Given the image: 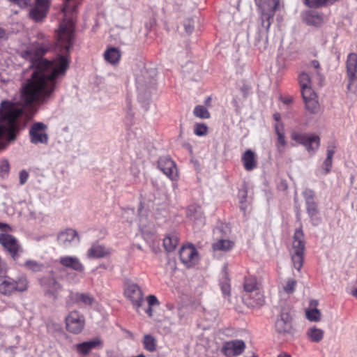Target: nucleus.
<instances>
[{"label":"nucleus","mask_w":357,"mask_h":357,"mask_svg":"<svg viewBox=\"0 0 357 357\" xmlns=\"http://www.w3.org/2000/svg\"><path fill=\"white\" fill-rule=\"evenodd\" d=\"M267 6L271 14L263 13L261 16V26L266 29H268L271 24V19L273 17L275 11H276L279 6V0H267Z\"/></svg>","instance_id":"20"},{"label":"nucleus","mask_w":357,"mask_h":357,"mask_svg":"<svg viewBox=\"0 0 357 357\" xmlns=\"http://www.w3.org/2000/svg\"><path fill=\"white\" fill-rule=\"evenodd\" d=\"M335 153V146H333V145L328 146L327 148V156L326 157L333 158Z\"/></svg>","instance_id":"54"},{"label":"nucleus","mask_w":357,"mask_h":357,"mask_svg":"<svg viewBox=\"0 0 357 357\" xmlns=\"http://www.w3.org/2000/svg\"><path fill=\"white\" fill-rule=\"evenodd\" d=\"M245 349V344L241 340H234L224 343L222 352L227 357L238 356Z\"/></svg>","instance_id":"14"},{"label":"nucleus","mask_w":357,"mask_h":357,"mask_svg":"<svg viewBox=\"0 0 357 357\" xmlns=\"http://www.w3.org/2000/svg\"><path fill=\"white\" fill-rule=\"evenodd\" d=\"M158 168L170 179L177 177V169L175 162L167 156L160 158L158 161Z\"/></svg>","instance_id":"15"},{"label":"nucleus","mask_w":357,"mask_h":357,"mask_svg":"<svg viewBox=\"0 0 357 357\" xmlns=\"http://www.w3.org/2000/svg\"><path fill=\"white\" fill-rule=\"evenodd\" d=\"M8 227V226L6 224H3V223L0 222V229L6 230V228Z\"/></svg>","instance_id":"61"},{"label":"nucleus","mask_w":357,"mask_h":357,"mask_svg":"<svg viewBox=\"0 0 357 357\" xmlns=\"http://www.w3.org/2000/svg\"><path fill=\"white\" fill-rule=\"evenodd\" d=\"M292 140L305 146L310 155H313L320 146V138L315 134L303 133L293 131L291 133Z\"/></svg>","instance_id":"5"},{"label":"nucleus","mask_w":357,"mask_h":357,"mask_svg":"<svg viewBox=\"0 0 357 357\" xmlns=\"http://www.w3.org/2000/svg\"><path fill=\"white\" fill-rule=\"evenodd\" d=\"M276 331L285 336H292L294 328L291 324V317L289 310L284 308L281 310L275 324Z\"/></svg>","instance_id":"8"},{"label":"nucleus","mask_w":357,"mask_h":357,"mask_svg":"<svg viewBox=\"0 0 357 357\" xmlns=\"http://www.w3.org/2000/svg\"><path fill=\"white\" fill-rule=\"evenodd\" d=\"M208 128L204 123L196 124L195 126L194 132L197 136H204L207 134Z\"/></svg>","instance_id":"42"},{"label":"nucleus","mask_w":357,"mask_h":357,"mask_svg":"<svg viewBox=\"0 0 357 357\" xmlns=\"http://www.w3.org/2000/svg\"><path fill=\"white\" fill-rule=\"evenodd\" d=\"M267 31H261L257 33L255 36L254 45L256 46L259 51H263L266 50L268 45V34Z\"/></svg>","instance_id":"28"},{"label":"nucleus","mask_w":357,"mask_h":357,"mask_svg":"<svg viewBox=\"0 0 357 357\" xmlns=\"http://www.w3.org/2000/svg\"><path fill=\"white\" fill-rule=\"evenodd\" d=\"M40 284L45 294L53 300L57 299L62 291V285L56 280L53 272L40 279Z\"/></svg>","instance_id":"6"},{"label":"nucleus","mask_w":357,"mask_h":357,"mask_svg":"<svg viewBox=\"0 0 357 357\" xmlns=\"http://www.w3.org/2000/svg\"><path fill=\"white\" fill-rule=\"evenodd\" d=\"M305 104L306 109L310 112L312 114H316L319 110V102L317 98L308 99L304 101Z\"/></svg>","instance_id":"38"},{"label":"nucleus","mask_w":357,"mask_h":357,"mask_svg":"<svg viewBox=\"0 0 357 357\" xmlns=\"http://www.w3.org/2000/svg\"><path fill=\"white\" fill-rule=\"evenodd\" d=\"M47 126L43 122H36L29 128L31 143L33 144H47L49 135L47 133Z\"/></svg>","instance_id":"7"},{"label":"nucleus","mask_w":357,"mask_h":357,"mask_svg":"<svg viewBox=\"0 0 357 357\" xmlns=\"http://www.w3.org/2000/svg\"><path fill=\"white\" fill-rule=\"evenodd\" d=\"M77 237V233L73 229H67L58 234L57 241L61 246L68 248Z\"/></svg>","instance_id":"21"},{"label":"nucleus","mask_w":357,"mask_h":357,"mask_svg":"<svg viewBox=\"0 0 357 357\" xmlns=\"http://www.w3.org/2000/svg\"><path fill=\"white\" fill-rule=\"evenodd\" d=\"M59 261L61 266L77 272L81 273L84 270V266L77 257L62 256L59 258Z\"/></svg>","instance_id":"18"},{"label":"nucleus","mask_w":357,"mask_h":357,"mask_svg":"<svg viewBox=\"0 0 357 357\" xmlns=\"http://www.w3.org/2000/svg\"><path fill=\"white\" fill-rule=\"evenodd\" d=\"M184 28L188 33H191L194 30V21L192 19H188L184 22Z\"/></svg>","instance_id":"48"},{"label":"nucleus","mask_w":357,"mask_h":357,"mask_svg":"<svg viewBox=\"0 0 357 357\" xmlns=\"http://www.w3.org/2000/svg\"><path fill=\"white\" fill-rule=\"evenodd\" d=\"M305 4L310 8L333 5L338 0H305Z\"/></svg>","instance_id":"35"},{"label":"nucleus","mask_w":357,"mask_h":357,"mask_svg":"<svg viewBox=\"0 0 357 357\" xmlns=\"http://www.w3.org/2000/svg\"><path fill=\"white\" fill-rule=\"evenodd\" d=\"M29 287V282L26 276H20L17 280L3 275L0 273V293L10 295L14 291H24Z\"/></svg>","instance_id":"4"},{"label":"nucleus","mask_w":357,"mask_h":357,"mask_svg":"<svg viewBox=\"0 0 357 357\" xmlns=\"http://www.w3.org/2000/svg\"><path fill=\"white\" fill-rule=\"evenodd\" d=\"M243 167L247 171H252L257 167L255 153L250 149L246 150L241 158Z\"/></svg>","instance_id":"24"},{"label":"nucleus","mask_w":357,"mask_h":357,"mask_svg":"<svg viewBox=\"0 0 357 357\" xmlns=\"http://www.w3.org/2000/svg\"><path fill=\"white\" fill-rule=\"evenodd\" d=\"M347 70L349 80L347 87L349 89H351V85L357 79V54L351 53L348 55L347 60Z\"/></svg>","instance_id":"17"},{"label":"nucleus","mask_w":357,"mask_h":357,"mask_svg":"<svg viewBox=\"0 0 357 357\" xmlns=\"http://www.w3.org/2000/svg\"><path fill=\"white\" fill-rule=\"evenodd\" d=\"M51 0H36V6L37 7L49 10Z\"/></svg>","instance_id":"46"},{"label":"nucleus","mask_w":357,"mask_h":357,"mask_svg":"<svg viewBox=\"0 0 357 357\" xmlns=\"http://www.w3.org/2000/svg\"><path fill=\"white\" fill-rule=\"evenodd\" d=\"M85 319L82 314L77 311H72L66 318V325L68 331L72 333H79L84 327Z\"/></svg>","instance_id":"11"},{"label":"nucleus","mask_w":357,"mask_h":357,"mask_svg":"<svg viewBox=\"0 0 357 357\" xmlns=\"http://www.w3.org/2000/svg\"><path fill=\"white\" fill-rule=\"evenodd\" d=\"M187 215L195 221H199L200 224H204L203 213L201 207L197 204L190 205L187 208Z\"/></svg>","instance_id":"25"},{"label":"nucleus","mask_w":357,"mask_h":357,"mask_svg":"<svg viewBox=\"0 0 357 357\" xmlns=\"http://www.w3.org/2000/svg\"><path fill=\"white\" fill-rule=\"evenodd\" d=\"M194 114L201 119H208L210 113L208 109L203 105H197L194 109Z\"/></svg>","instance_id":"40"},{"label":"nucleus","mask_w":357,"mask_h":357,"mask_svg":"<svg viewBox=\"0 0 357 357\" xmlns=\"http://www.w3.org/2000/svg\"><path fill=\"white\" fill-rule=\"evenodd\" d=\"M307 67L311 70V73L314 74V79L318 81L319 84H321L324 77L320 73V64L319 61L313 60L307 65Z\"/></svg>","instance_id":"33"},{"label":"nucleus","mask_w":357,"mask_h":357,"mask_svg":"<svg viewBox=\"0 0 357 357\" xmlns=\"http://www.w3.org/2000/svg\"><path fill=\"white\" fill-rule=\"evenodd\" d=\"M0 243L7 250L15 260L18 257V252L21 251V247L17 239L10 234H0Z\"/></svg>","instance_id":"13"},{"label":"nucleus","mask_w":357,"mask_h":357,"mask_svg":"<svg viewBox=\"0 0 357 357\" xmlns=\"http://www.w3.org/2000/svg\"><path fill=\"white\" fill-rule=\"evenodd\" d=\"M278 136V143L280 144L281 146H284L286 145V140L284 137V133H279L277 135Z\"/></svg>","instance_id":"53"},{"label":"nucleus","mask_w":357,"mask_h":357,"mask_svg":"<svg viewBox=\"0 0 357 357\" xmlns=\"http://www.w3.org/2000/svg\"><path fill=\"white\" fill-rule=\"evenodd\" d=\"M124 294L138 311L144 302V294L141 288L135 283L128 282L125 286Z\"/></svg>","instance_id":"9"},{"label":"nucleus","mask_w":357,"mask_h":357,"mask_svg":"<svg viewBox=\"0 0 357 357\" xmlns=\"http://www.w3.org/2000/svg\"><path fill=\"white\" fill-rule=\"evenodd\" d=\"M244 289L246 292L250 294V297L254 296L255 304L261 305L264 303V297L257 288V281L255 278L252 277L245 278Z\"/></svg>","instance_id":"16"},{"label":"nucleus","mask_w":357,"mask_h":357,"mask_svg":"<svg viewBox=\"0 0 357 357\" xmlns=\"http://www.w3.org/2000/svg\"><path fill=\"white\" fill-rule=\"evenodd\" d=\"M104 57L107 62L116 64L119 61L121 57L120 52L117 48L111 47L105 52Z\"/></svg>","instance_id":"30"},{"label":"nucleus","mask_w":357,"mask_h":357,"mask_svg":"<svg viewBox=\"0 0 357 357\" xmlns=\"http://www.w3.org/2000/svg\"><path fill=\"white\" fill-rule=\"evenodd\" d=\"M136 247H137V249H139V250H141V249H142V247H141V245H136Z\"/></svg>","instance_id":"64"},{"label":"nucleus","mask_w":357,"mask_h":357,"mask_svg":"<svg viewBox=\"0 0 357 357\" xmlns=\"http://www.w3.org/2000/svg\"><path fill=\"white\" fill-rule=\"evenodd\" d=\"M274 127H275V132L277 135H278L279 133L284 132L283 124L282 123H277Z\"/></svg>","instance_id":"56"},{"label":"nucleus","mask_w":357,"mask_h":357,"mask_svg":"<svg viewBox=\"0 0 357 357\" xmlns=\"http://www.w3.org/2000/svg\"><path fill=\"white\" fill-rule=\"evenodd\" d=\"M307 335L312 342H319L324 337V331L317 327H312L308 328Z\"/></svg>","instance_id":"31"},{"label":"nucleus","mask_w":357,"mask_h":357,"mask_svg":"<svg viewBox=\"0 0 357 357\" xmlns=\"http://www.w3.org/2000/svg\"><path fill=\"white\" fill-rule=\"evenodd\" d=\"M22 107L9 101L0 105V150L4 149L8 142L15 139L16 120L22 114Z\"/></svg>","instance_id":"2"},{"label":"nucleus","mask_w":357,"mask_h":357,"mask_svg":"<svg viewBox=\"0 0 357 357\" xmlns=\"http://www.w3.org/2000/svg\"><path fill=\"white\" fill-rule=\"evenodd\" d=\"M280 114L278 112L275 113L273 114V119L275 121H277V123H280Z\"/></svg>","instance_id":"58"},{"label":"nucleus","mask_w":357,"mask_h":357,"mask_svg":"<svg viewBox=\"0 0 357 357\" xmlns=\"http://www.w3.org/2000/svg\"><path fill=\"white\" fill-rule=\"evenodd\" d=\"M333 164V158H330L326 157L324 163H323V169L324 170V174H327L331 172Z\"/></svg>","instance_id":"47"},{"label":"nucleus","mask_w":357,"mask_h":357,"mask_svg":"<svg viewBox=\"0 0 357 357\" xmlns=\"http://www.w3.org/2000/svg\"><path fill=\"white\" fill-rule=\"evenodd\" d=\"M70 299L78 304L91 305L94 301L93 297L83 293H70Z\"/></svg>","instance_id":"27"},{"label":"nucleus","mask_w":357,"mask_h":357,"mask_svg":"<svg viewBox=\"0 0 357 357\" xmlns=\"http://www.w3.org/2000/svg\"><path fill=\"white\" fill-rule=\"evenodd\" d=\"M233 245V242L229 240L221 239L213 245V248L214 250L228 251Z\"/></svg>","instance_id":"36"},{"label":"nucleus","mask_w":357,"mask_h":357,"mask_svg":"<svg viewBox=\"0 0 357 357\" xmlns=\"http://www.w3.org/2000/svg\"><path fill=\"white\" fill-rule=\"evenodd\" d=\"M298 81L301 88L312 86V78L310 75L306 72H302L299 75Z\"/></svg>","instance_id":"39"},{"label":"nucleus","mask_w":357,"mask_h":357,"mask_svg":"<svg viewBox=\"0 0 357 357\" xmlns=\"http://www.w3.org/2000/svg\"><path fill=\"white\" fill-rule=\"evenodd\" d=\"M178 242L177 235L176 234H169L164 238L163 245L167 252H172L176 248Z\"/></svg>","instance_id":"29"},{"label":"nucleus","mask_w":357,"mask_h":357,"mask_svg":"<svg viewBox=\"0 0 357 357\" xmlns=\"http://www.w3.org/2000/svg\"><path fill=\"white\" fill-rule=\"evenodd\" d=\"M147 302L149 306L159 305L160 303L154 295H149L147 297Z\"/></svg>","instance_id":"52"},{"label":"nucleus","mask_w":357,"mask_h":357,"mask_svg":"<svg viewBox=\"0 0 357 357\" xmlns=\"http://www.w3.org/2000/svg\"><path fill=\"white\" fill-rule=\"evenodd\" d=\"M318 303L317 301H311L310 307L306 310V317L311 321H319L321 320V312L316 307Z\"/></svg>","instance_id":"26"},{"label":"nucleus","mask_w":357,"mask_h":357,"mask_svg":"<svg viewBox=\"0 0 357 357\" xmlns=\"http://www.w3.org/2000/svg\"><path fill=\"white\" fill-rule=\"evenodd\" d=\"M296 286V281L294 279H289L284 287V290L288 294H292L295 290Z\"/></svg>","instance_id":"43"},{"label":"nucleus","mask_w":357,"mask_h":357,"mask_svg":"<svg viewBox=\"0 0 357 357\" xmlns=\"http://www.w3.org/2000/svg\"><path fill=\"white\" fill-rule=\"evenodd\" d=\"M10 2L14 3L19 7L24 8L27 7L30 4L31 0H8Z\"/></svg>","instance_id":"50"},{"label":"nucleus","mask_w":357,"mask_h":357,"mask_svg":"<svg viewBox=\"0 0 357 357\" xmlns=\"http://www.w3.org/2000/svg\"><path fill=\"white\" fill-rule=\"evenodd\" d=\"M179 257L181 262L187 267H191L198 261V253L192 245L182 246Z\"/></svg>","instance_id":"12"},{"label":"nucleus","mask_w":357,"mask_h":357,"mask_svg":"<svg viewBox=\"0 0 357 357\" xmlns=\"http://www.w3.org/2000/svg\"><path fill=\"white\" fill-rule=\"evenodd\" d=\"M221 290L225 296H229L230 294V284L229 280L227 277H225L220 282Z\"/></svg>","instance_id":"45"},{"label":"nucleus","mask_w":357,"mask_h":357,"mask_svg":"<svg viewBox=\"0 0 357 357\" xmlns=\"http://www.w3.org/2000/svg\"><path fill=\"white\" fill-rule=\"evenodd\" d=\"M49 10L34 6L29 12V17L36 22L42 21L46 16Z\"/></svg>","instance_id":"32"},{"label":"nucleus","mask_w":357,"mask_h":357,"mask_svg":"<svg viewBox=\"0 0 357 357\" xmlns=\"http://www.w3.org/2000/svg\"><path fill=\"white\" fill-rule=\"evenodd\" d=\"M6 37V31L0 27V39L4 38Z\"/></svg>","instance_id":"59"},{"label":"nucleus","mask_w":357,"mask_h":357,"mask_svg":"<svg viewBox=\"0 0 357 357\" xmlns=\"http://www.w3.org/2000/svg\"><path fill=\"white\" fill-rule=\"evenodd\" d=\"M155 79L153 78H152L149 81V86L148 87L149 93H151L152 92L155 91ZM148 96H150V94H148Z\"/></svg>","instance_id":"55"},{"label":"nucleus","mask_w":357,"mask_h":357,"mask_svg":"<svg viewBox=\"0 0 357 357\" xmlns=\"http://www.w3.org/2000/svg\"><path fill=\"white\" fill-rule=\"evenodd\" d=\"M278 357H291V356L287 353H281L278 356Z\"/></svg>","instance_id":"60"},{"label":"nucleus","mask_w":357,"mask_h":357,"mask_svg":"<svg viewBox=\"0 0 357 357\" xmlns=\"http://www.w3.org/2000/svg\"><path fill=\"white\" fill-rule=\"evenodd\" d=\"M144 348L150 352H153L156 349L157 341L151 335H145L142 341Z\"/></svg>","instance_id":"34"},{"label":"nucleus","mask_w":357,"mask_h":357,"mask_svg":"<svg viewBox=\"0 0 357 357\" xmlns=\"http://www.w3.org/2000/svg\"><path fill=\"white\" fill-rule=\"evenodd\" d=\"M24 266L26 269L31 271L33 272L42 271L45 268L43 264L31 259L26 261L24 262Z\"/></svg>","instance_id":"37"},{"label":"nucleus","mask_w":357,"mask_h":357,"mask_svg":"<svg viewBox=\"0 0 357 357\" xmlns=\"http://www.w3.org/2000/svg\"><path fill=\"white\" fill-rule=\"evenodd\" d=\"M305 248V243L303 231L301 229H298L295 231L293 236L291 252L294 266L298 271L301 270L303 264Z\"/></svg>","instance_id":"3"},{"label":"nucleus","mask_w":357,"mask_h":357,"mask_svg":"<svg viewBox=\"0 0 357 357\" xmlns=\"http://www.w3.org/2000/svg\"><path fill=\"white\" fill-rule=\"evenodd\" d=\"M304 22L310 26H320L324 22V16L316 11H309L303 16Z\"/></svg>","instance_id":"23"},{"label":"nucleus","mask_w":357,"mask_h":357,"mask_svg":"<svg viewBox=\"0 0 357 357\" xmlns=\"http://www.w3.org/2000/svg\"><path fill=\"white\" fill-rule=\"evenodd\" d=\"M111 253V250L99 243H94L91 245L87 252V257L89 259L103 258Z\"/></svg>","instance_id":"19"},{"label":"nucleus","mask_w":357,"mask_h":357,"mask_svg":"<svg viewBox=\"0 0 357 357\" xmlns=\"http://www.w3.org/2000/svg\"><path fill=\"white\" fill-rule=\"evenodd\" d=\"M303 194L310 221L313 225H317L320 219L317 217L318 208L317 203L314 202V192L312 190L306 189Z\"/></svg>","instance_id":"10"},{"label":"nucleus","mask_w":357,"mask_h":357,"mask_svg":"<svg viewBox=\"0 0 357 357\" xmlns=\"http://www.w3.org/2000/svg\"><path fill=\"white\" fill-rule=\"evenodd\" d=\"M137 84H138L137 88L139 90V96H142L144 95L145 96L146 89V88L148 89L149 85L146 86V84H144L140 78H137Z\"/></svg>","instance_id":"49"},{"label":"nucleus","mask_w":357,"mask_h":357,"mask_svg":"<svg viewBox=\"0 0 357 357\" xmlns=\"http://www.w3.org/2000/svg\"><path fill=\"white\" fill-rule=\"evenodd\" d=\"M145 312L150 317H151L153 316L152 306L149 305V307L146 309Z\"/></svg>","instance_id":"57"},{"label":"nucleus","mask_w":357,"mask_h":357,"mask_svg":"<svg viewBox=\"0 0 357 357\" xmlns=\"http://www.w3.org/2000/svg\"><path fill=\"white\" fill-rule=\"evenodd\" d=\"M301 93L303 98V100H307L308 99L317 98V95L314 93V91L312 89L311 86H307L301 88Z\"/></svg>","instance_id":"41"},{"label":"nucleus","mask_w":357,"mask_h":357,"mask_svg":"<svg viewBox=\"0 0 357 357\" xmlns=\"http://www.w3.org/2000/svg\"><path fill=\"white\" fill-rule=\"evenodd\" d=\"M74 24L72 20H63L57 33V46L61 54L54 61H48L43 56L50 47V42L43 33L37 34L38 41L23 56L30 60V66L34 70L31 77L22 86L20 103L24 106L47 104L52 98L56 87V79L65 75L69 66L66 53L73 45Z\"/></svg>","instance_id":"1"},{"label":"nucleus","mask_w":357,"mask_h":357,"mask_svg":"<svg viewBox=\"0 0 357 357\" xmlns=\"http://www.w3.org/2000/svg\"><path fill=\"white\" fill-rule=\"evenodd\" d=\"M246 192H245V194L243 195V197L241 198V204H242L243 203V202L245 201V199H246Z\"/></svg>","instance_id":"63"},{"label":"nucleus","mask_w":357,"mask_h":357,"mask_svg":"<svg viewBox=\"0 0 357 357\" xmlns=\"http://www.w3.org/2000/svg\"><path fill=\"white\" fill-rule=\"evenodd\" d=\"M29 173L25 171V170H22L20 172V174H19V177H20V183L21 185H23L24 184L28 178H29Z\"/></svg>","instance_id":"51"},{"label":"nucleus","mask_w":357,"mask_h":357,"mask_svg":"<svg viewBox=\"0 0 357 357\" xmlns=\"http://www.w3.org/2000/svg\"><path fill=\"white\" fill-rule=\"evenodd\" d=\"M285 104H289L292 102L291 98H287L283 101Z\"/></svg>","instance_id":"62"},{"label":"nucleus","mask_w":357,"mask_h":357,"mask_svg":"<svg viewBox=\"0 0 357 357\" xmlns=\"http://www.w3.org/2000/svg\"><path fill=\"white\" fill-rule=\"evenodd\" d=\"M9 163L7 160H2L0 162V176L4 178L8 175L9 172Z\"/></svg>","instance_id":"44"},{"label":"nucleus","mask_w":357,"mask_h":357,"mask_svg":"<svg viewBox=\"0 0 357 357\" xmlns=\"http://www.w3.org/2000/svg\"><path fill=\"white\" fill-rule=\"evenodd\" d=\"M102 345V341L100 338L96 337L89 341L76 344L75 349L78 353L86 355L92 349L100 347Z\"/></svg>","instance_id":"22"}]
</instances>
